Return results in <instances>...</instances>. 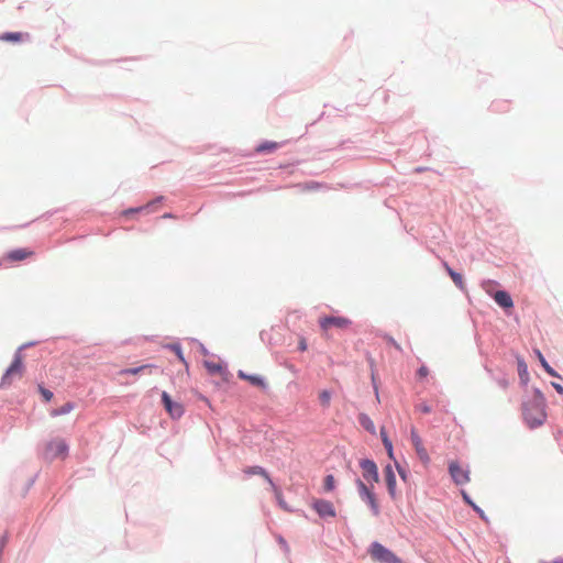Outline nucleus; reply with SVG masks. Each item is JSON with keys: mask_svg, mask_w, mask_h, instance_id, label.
Instances as JSON below:
<instances>
[{"mask_svg": "<svg viewBox=\"0 0 563 563\" xmlns=\"http://www.w3.org/2000/svg\"><path fill=\"white\" fill-rule=\"evenodd\" d=\"M380 437H382V441H383V444L385 446V449L387 450L388 452V455L390 457H393V444H391V441L388 439L387 437V433L385 431V428H382L380 429Z\"/></svg>", "mask_w": 563, "mask_h": 563, "instance_id": "obj_25", "label": "nucleus"}, {"mask_svg": "<svg viewBox=\"0 0 563 563\" xmlns=\"http://www.w3.org/2000/svg\"><path fill=\"white\" fill-rule=\"evenodd\" d=\"M444 267L448 272V274L450 275V277L452 278L453 283L460 288V289H464L465 288V284H464V280H463V277L460 273H456L455 271H453L449 265L448 263H444Z\"/></svg>", "mask_w": 563, "mask_h": 563, "instance_id": "obj_19", "label": "nucleus"}, {"mask_svg": "<svg viewBox=\"0 0 563 563\" xmlns=\"http://www.w3.org/2000/svg\"><path fill=\"white\" fill-rule=\"evenodd\" d=\"M68 454V445L63 439H55L47 443L45 456L49 460L65 459Z\"/></svg>", "mask_w": 563, "mask_h": 563, "instance_id": "obj_4", "label": "nucleus"}, {"mask_svg": "<svg viewBox=\"0 0 563 563\" xmlns=\"http://www.w3.org/2000/svg\"><path fill=\"white\" fill-rule=\"evenodd\" d=\"M358 494L363 500H365L369 508L372 509V512L374 516L379 515V505L378 501L373 493V490L361 479L356 481Z\"/></svg>", "mask_w": 563, "mask_h": 563, "instance_id": "obj_5", "label": "nucleus"}, {"mask_svg": "<svg viewBox=\"0 0 563 563\" xmlns=\"http://www.w3.org/2000/svg\"><path fill=\"white\" fill-rule=\"evenodd\" d=\"M276 148H278V143L276 142H271V141H266L262 144H260L257 147H256V152L258 153H264V152H273L275 151Z\"/></svg>", "mask_w": 563, "mask_h": 563, "instance_id": "obj_23", "label": "nucleus"}, {"mask_svg": "<svg viewBox=\"0 0 563 563\" xmlns=\"http://www.w3.org/2000/svg\"><path fill=\"white\" fill-rule=\"evenodd\" d=\"M311 507L322 518H334L336 516L335 508L329 500L314 498L311 501Z\"/></svg>", "mask_w": 563, "mask_h": 563, "instance_id": "obj_6", "label": "nucleus"}, {"mask_svg": "<svg viewBox=\"0 0 563 563\" xmlns=\"http://www.w3.org/2000/svg\"><path fill=\"white\" fill-rule=\"evenodd\" d=\"M170 349L176 353L177 357L183 362V363H186L185 362V358H184V355H183V352H181V349L179 345L175 344V345H172Z\"/></svg>", "mask_w": 563, "mask_h": 563, "instance_id": "obj_29", "label": "nucleus"}, {"mask_svg": "<svg viewBox=\"0 0 563 563\" xmlns=\"http://www.w3.org/2000/svg\"><path fill=\"white\" fill-rule=\"evenodd\" d=\"M417 374H418L419 378H424V377H427V376H428V374H429V369H428V367H427V366H424V365H423V366H421V367L418 369V373H417Z\"/></svg>", "mask_w": 563, "mask_h": 563, "instance_id": "obj_32", "label": "nucleus"}, {"mask_svg": "<svg viewBox=\"0 0 563 563\" xmlns=\"http://www.w3.org/2000/svg\"><path fill=\"white\" fill-rule=\"evenodd\" d=\"M360 466L362 468L364 479L373 483H377L379 481L378 468L374 461L363 459L360 462Z\"/></svg>", "mask_w": 563, "mask_h": 563, "instance_id": "obj_9", "label": "nucleus"}, {"mask_svg": "<svg viewBox=\"0 0 563 563\" xmlns=\"http://www.w3.org/2000/svg\"><path fill=\"white\" fill-rule=\"evenodd\" d=\"M321 329L327 333L331 327L345 329L351 324V320L344 317H324L319 320Z\"/></svg>", "mask_w": 563, "mask_h": 563, "instance_id": "obj_10", "label": "nucleus"}, {"mask_svg": "<svg viewBox=\"0 0 563 563\" xmlns=\"http://www.w3.org/2000/svg\"><path fill=\"white\" fill-rule=\"evenodd\" d=\"M543 563H563V559H555L553 561H550V562H543Z\"/></svg>", "mask_w": 563, "mask_h": 563, "instance_id": "obj_37", "label": "nucleus"}, {"mask_svg": "<svg viewBox=\"0 0 563 563\" xmlns=\"http://www.w3.org/2000/svg\"><path fill=\"white\" fill-rule=\"evenodd\" d=\"M40 391L43 396V398L46 400V401H51L52 398H53V393L48 389H45L43 387H40Z\"/></svg>", "mask_w": 563, "mask_h": 563, "instance_id": "obj_30", "label": "nucleus"}, {"mask_svg": "<svg viewBox=\"0 0 563 563\" xmlns=\"http://www.w3.org/2000/svg\"><path fill=\"white\" fill-rule=\"evenodd\" d=\"M397 468H398V473H399V475L401 476V478H402L404 481H406V478H407V473H406V471H405V470H402V468H401V467H399V466H397Z\"/></svg>", "mask_w": 563, "mask_h": 563, "instance_id": "obj_35", "label": "nucleus"}, {"mask_svg": "<svg viewBox=\"0 0 563 563\" xmlns=\"http://www.w3.org/2000/svg\"><path fill=\"white\" fill-rule=\"evenodd\" d=\"M279 505H280L283 508L287 509V507L285 506V503H284L280 498H279Z\"/></svg>", "mask_w": 563, "mask_h": 563, "instance_id": "obj_38", "label": "nucleus"}, {"mask_svg": "<svg viewBox=\"0 0 563 563\" xmlns=\"http://www.w3.org/2000/svg\"><path fill=\"white\" fill-rule=\"evenodd\" d=\"M537 355H538V358L541 363V365L543 366V368L545 369V372L553 376V377H558V373L548 364V362L545 361L544 356L542 355V353L540 351L537 352Z\"/></svg>", "mask_w": 563, "mask_h": 563, "instance_id": "obj_24", "label": "nucleus"}, {"mask_svg": "<svg viewBox=\"0 0 563 563\" xmlns=\"http://www.w3.org/2000/svg\"><path fill=\"white\" fill-rule=\"evenodd\" d=\"M462 496H463L464 500H465L468 505H471V506L474 508V510H475V511H477V512L479 514L481 518L485 519L484 511H483L482 509H479V508H478V507H477V506H476V505H475V504L470 499L468 495H467L464 490L462 492Z\"/></svg>", "mask_w": 563, "mask_h": 563, "instance_id": "obj_28", "label": "nucleus"}, {"mask_svg": "<svg viewBox=\"0 0 563 563\" xmlns=\"http://www.w3.org/2000/svg\"><path fill=\"white\" fill-rule=\"evenodd\" d=\"M384 475H385V481H386L388 493L391 496V498H395L396 497V475L390 465H387L384 468Z\"/></svg>", "mask_w": 563, "mask_h": 563, "instance_id": "obj_12", "label": "nucleus"}, {"mask_svg": "<svg viewBox=\"0 0 563 563\" xmlns=\"http://www.w3.org/2000/svg\"><path fill=\"white\" fill-rule=\"evenodd\" d=\"M449 472L456 485H464L470 482V471L462 467L456 461L450 462Z\"/></svg>", "mask_w": 563, "mask_h": 563, "instance_id": "obj_7", "label": "nucleus"}, {"mask_svg": "<svg viewBox=\"0 0 563 563\" xmlns=\"http://www.w3.org/2000/svg\"><path fill=\"white\" fill-rule=\"evenodd\" d=\"M33 255V252L27 249H18L10 251L7 254V258L12 262L23 261L27 257H31Z\"/></svg>", "mask_w": 563, "mask_h": 563, "instance_id": "obj_15", "label": "nucleus"}, {"mask_svg": "<svg viewBox=\"0 0 563 563\" xmlns=\"http://www.w3.org/2000/svg\"><path fill=\"white\" fill-rule=\"evenodd\" d=\"M239 377L242 379H245V380L250 382L252 385L261 387V388H265V386H266L264 379L256 375H247V374L243 373L242 371H240Z\"/></svg>", "mask_w": 563, "mask_h": 563, "instance_id": "obj_18", "label": "nucleus"}, {"mask_svg": "<svg viewBox=\"0 0 563 563\" xmlns=\"http://www.w3.org/2000/svg\"><path fill=\"white\" fill-rule=\"evenodd\" d=\"M74 408H75V405L73 402L68 401V402L64 404L63 406L53 409L51 411V416L52 417H58V416L67 415L70 411H73Z\"/></svg>", "mask_w": 563, "mask_h": 563, "instance_id": "obj_21", "label": "nucleus"}, {"mask_svg": "<svg viewBox=\"0 0 563 563\" xmlns=\"http://www.w3.org/2000/svg\"><path fill=\"white\" fill-rule=\"evenodd\" d=\"M243 472L246 475H260V476H262L272 487L275 488V485H274L269 474L262 466H249V467L244 468Z\"/></svg>", "mask_w": 563, "mask_h": 563, "instance_id": "obj_13", "label": "nucleus"}, {"mask_svg": "<svg viewBox=\"0 0 563 563\" xmlns=\"http://www.w3.org/2000/svg\"><path fill=\"white\" fill-rule=\"evenodd\" d=\"M152 205H153V203H150V205H147V206H145V207L140 208L139 210L148 209Z\"/></svg>", "mask_w": 563, "mask_h": 563, "instance_id": "obj_39", "label": "nucleus"}, {"mask_svg": "<svg viewBox=\"0 0 563 563\" xmlns=\"http://www.w3.org/2000/svg\"><path fill=\"white\" fill-rule=\"evenodd\" d=\"M494 299L503 308H511L514 306V301L510 295L507 291L498 290L494 294Z\"/></svg>", "mask_w": 563, "mask_h": 563, "instance_id": "obj_14", "label": "nucleus"}, {"mask_svg": "<svg viewBox=\"0 0 563 563\" xmlns=\"http://www.w3.org/2000/svg\"><path fill=\"white\" fill-rule=\"evenodd\" d=\"M368 553L374 561L380 563H402L401 559L379 542H373L368 549Z\"/></svg>", "mask_w": 563, "mask_h": 563, "instance_id": "obj_2", "label": "nucleus"}, {"mask_svg": "<svg viewBox=\"0 0 563 563\" xmlns=\"http://www.w3.org/2000/svg\"><path fill=\"white\" fill-rule=\"evenodd\" d=\"M155 366L153 364H145V365H142V366H139V367H132V368H125V369H122L120 372L121 375H124V374H130V375H137L140 374L141 372H144V371H147V369H152L154 368Z\"/></svg>", "mask_w": 563, "mask_h": 563, "instance_id": "obj_22", "label": "nucleus"}, {"mask_svg": "<svg viewBox=\"0 0 563 563\" xmlns=\"http://www.w3.org/2000/svg\"><path fill=\"white\" fill-rule=\"evenodd\" d=\"M552 386L554 387V389L559 393V394H563V386L558 384V383H552Z\"/></svg>", "mask_w": 563, "mask_h": 563, "instance_id": "obj_34", "label": "nucleus"}, {"mask_svg": "<svg viewBox=\"0 0 563 563\" xmlns=\"http://www.w3.org/2000/svg\"><path fill=\"white\" fill-rule=\"evenodd\" d=\"M299 350L300 351H306L307 350V344H306V341L305 340H301L300 343H299Z\"/></svg>", "mask_w": 563, "mask_h": 563, "instance_id": "obj_36", "label": "nucleus"}, {"mask_svg": "<svg viewBox=\"0 0 563 563\" xmlns=\"http://www.w3.org/2000/svg\"><path fill=\"white\" fill-rule=\"evenodd\" d=\"M545 401L540 393H536L531 399L523 404L522 413L529 428L540 427L547 418Z\"/></svg>", "mask_w": 563, "mask_h": 563, "instance_id": "obj_1", "label": "nucleus"}, {"mask_svg": "<svg viewBox=\"0 0 563 563\" xmlns=\"http://www.w3.org/2000/svg\"><path fill=\"white\" fill-rule=\"evenodd\" d=\"M203 364H205V367L207 368V371L209 372V374H211V375L224 376L227 373L225 368L220 363L212 362V361H205Z\"/></svg>", "mask_w": 563, "mask_h": 563, "instance_id": "obj_16", "label": "nucleus"}, {"mask_svg": "<svg viewBox=\"0 0 563 563\" xmlns=\"http://www.w3.org/2000/svg\"><path fill=\"white\" fill-rule=\"evenodd\" d=\"M24 373V365L21 354H15L14 358L4 373L1 385H10L15 378H21Z\"/></svg>", "mask_w": 563, "mask_h": 563, "instance_id": "obj_3", "label": "nucleus"}, {"mask_svg": "<svg viewBox=\"0 0 563 563\" xmlns=\"http://www.w3.org/2000/svg\"><path fill=\"white\" fill-rule=\"evenodd\" d=\"M319 400L321 402V405L323 407H329L330 406V400H331V394L330 391L328 390H322L320 394H319Z\"/></svg>", "mask_w": 563, "mask_h": 563, "instance_id": "obj_27", "label": "nucleus"}, {"mask_svg": "<svg viewBox=\"0 0 563 563\" xmlns=\"http://www.w3.org/2000/svg\"><path fill=\"white\" fill-rule=\"evenodd\" d=\"M335 488V478L332 474H329L323 479L324 492H332Z\"/></svg>", "mask_w": 563, "mask_h": 563, "instance_id": "obj_26", "label": "nucleus"}, {"mask_svg": "<svg viewBox=\"0 0 563 563\" xmlns=\"http://www.w3.org/2000/svg\"><path fill=\"white\" fill-rule=\"evenodd\" d=\"M162 400H163L166 411L170 415V417L179 418L183 416V413H184L183 406L178 402H174L172 400L170 396L166 391H163Z\"/></svg>", "mask_w": 563, "mask_h": 563, "instance_id": "obj_11", "label": "nucleus"}, {"mask_svg": "<svg viewBox=\"0 0 563 563\" xmlns=\"http://www.w3.org/2000/svg\"><path fill=\"white\" fill-rule=\"evenodd\" d=\"M410 439L419 460L426 465L429 464L430 456L416 428H411Z\"/></svg>", "mask_w": 563, "mask_h": 563, "instance_id": "obj_8", "label": "nucleus"}, {"mask_svg": "<svg viewBox=\"0 0 563 563\" xmlns=\"http://www.w3.org/2000/svg\"><path fill=\"white\" fill-rule=\"evenodd\" d=\"M387 342L395 346L397 350L401 351V346L393 338L388 336Z\"/></svg>", "mask_w": 563, "mask_h": 563, "instance_id": "obj_33", "label": "nucleus"}, {"mask_svg": "<svg viewBox=\"0 0 563 563\" xmlns=\"http://www.w3.org/2000/svg\"><path fill=\"white\" fill-rule=\"evenodd\" d=\"M29 34H23L21 32H5L0 34V41L2 42H21L24 37H27Z\"/></svg>", "mask_w": 563, "mask_h": 563, "instance_id": "obj_17", "label": "nucleus"}, {"mask_svg": "<svg viewBox=\"0 0 563 563\" xmlns=\"http://www.w3.org/2000/svg\"><path fill=\"white\" fill-rule=\"evenodd\" d=\"M416 410L422 412V413H430L431 407L427 404H419L416 406Z\"/></svg>", "mask_w": 563, "mask_h": 563, "instance_id": "obj_31", "label": "nucleus"}, {"mask_svg": "<svg viewBox=\"0 0 563 563\" xmlns=\"http://www.w3.org/2000/svg\"><path fill=\"white\" fill-rule=\"evenodd\" d=\"M360 424L372 434H375V426L372 419L366 413L358 415Z\"/></svg>", "mask_w": 563, "mask_h": 563, "instance_id": "obj_20", "label": "nucleus"}]
</instances>
